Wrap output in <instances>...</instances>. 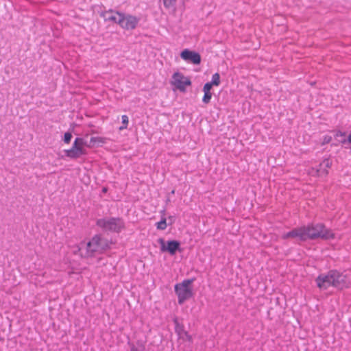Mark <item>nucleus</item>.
I'll return each mask as SVG.
<instances>
[{"label": "nucleus", "mask_w": 351, "mask_h": 351, "mask_svg": "<svg viewBox=\"0 0 351 351\" xmlns=\"http://www.w3.org/2000/svg\"><path fill=\"white\" fill-rule=\"evenodd\" d=\"M317 287L326 289L332 286L338 289L348 287L350 282L347 276L336 270L330 271L326 275H320L316 279Z\"/></svg>", "instance_id": "1"}, {"label": "nucleus", "mask_w": 351, "mask_h": 351, "mask_svg": "<svg viewBox=\"0 0 351 351\" xmlns=\"http://www.w3.org/2000/svg\"><path fill=\"white\" fill-rule=\"evenodd\" d=\"M110 243L101 234H95L86 243H81L80 251L84 257L101 254L110 247Z\"/></svg>", "instance_id": "2"}, {"label": "nucleus", "mask_w": 351, "mask_h": 351, "mask_svg": "<svg viewBox=\"0 0 351 351\" xmlns=\"http://www.w3.org/2000/svg\"><path fill=\"white\" fill-rule=\"evenodd\" d=\"M304 231V239H322L328 240L333 239L335 234L332 231L325 227L322 223L311 224L303 226Z\"/></svg>", "instance_id": "3"}, {"label": "nucleus", "mask_w": 351, "mask_h": 351, "mask_svg": "<svg viewBox=\"0 0 351 351\" xmlns=\"http://www.w3.org/2000/svg\"><path fill=\"white\" fill-rule=\"evenodd\" d=\"M96 225L104 232H120L124 228V222L119 217L99 219L96 221Z\"/></svg>", "instance_id": "4"}, {"label": "nucleus", "mask_w": 351, "mask_h": 351, "mask_svg": "<svg viewBox=\"0 0 351 351\" xmlns=\"http://www.w3.org/2000/svg\"><path fill=\"white\" fill-rule=\"evenodd\" d=\"M193 281L194 278L186 279L181 283H178L175 285V292L178 295V300L180 304H182L186 300L193 296L192 289L190 286Z\"/></svg>", "instance_id": "5"}, {"label": "nucleus", "mask_w": 351, "mask_h": 351, "mask_svg": "<svg viewBox=\"0 0 351 351\" xmlns=\"http://www.w3.org/2000/svg\"><path fill=\"white\" fill-rule=\"evenodd\" d=\"M86 142L82 138H76L71 148L65 150L66 156L70 158L75 159L86 154L84 146Z\"/></svg>", "instance_id": "6"}, {"label": "nucleus", "mask_w": 351, "mask_h": 351, "mask_svg": "<svg viewBox=\"0 0 351 351\" xmlns=\"http://www.w3.org/2000/svg\"><path fill=\"white\" fill-rule=\"evenodd\" d=\"M171 84L180 92H185L186 87L191 84L190 79L180 72H176L172 75Z\"/></svg>", "instance_id": "7"}, {"label": "nucleus", "mask_w": 351, "mask_h": 351, "mask_svg": "<svg viewBox=\"0 0 351 351\" xmlns=\"http://www.w3.org/2000/svg\"><path fill=\"white\" fill-rule=\"evenodd\" d=\"M120 22L118 25H120L122 28L129 30L134 29L137 26V24L139 22V19L136 16L122 14V17H121Z\"/></svg>", "instance_id": "8"}, {"label": "nucleus", "mask_w": 351, "mask_h": 351, "mask_svg": "<svg viewBox=\"0 0 351 351\" xmlns=\"http://www.w3.org/2000/svg\"><path fill=\"white\" fill-rule=\"evenodd\" d=\"M122 14L113 10H109L101 12L100 16L104 18L105 21L119 24L121 19V17H122Z\"/></svg>", "instance_id": "9"}, {"label": "nucleus", "mask_w": 351, "mask_h": 351, "mask_svg": "<svg viewBox=\"0 0 351 351\" xmlns=\"http://www.w3.org/2000/svg\"><path fill=\"white\" fill-rule=\"evenodd\" d=\"M180 57L189 62H191L194 64H199L201 62V56L200 55L193 51H190L189 49H184L182 51L180 54Z\"/></svg>", "instance_id": "10"}, {"label": "nucleus", "mask_w": 351, "mask_h": 351, "mask_svg": "<svg viewBox=\"0 0 351 351\" xmlns=\"http://www.w3.org/2000/svg\"><path fill=\"white\" fill-rule=\"evenodd\" d=\"M159 242L161 244V251L169 252L171 255H174L176 254L180 245L177 241H167V245H165V241L162 239H160Z\"/></svg>", "instance_id": "11"}, {"label": "nucleus", "mask_w": 351, "mask_h": 351, "mask_svg": "<svg viewBox=\"0 0 351 351\" xmlns=\"http://www.w3.org/2000/svg\"><path fill=\"white\" fill-rule=\"evenodd\" d=\"M304 230L303 226L294 228L291 231L282 234V237L284 239H287L289 238H298L300 241H304Z\"/></svg>", "instance_id": "12"}, {"label": "nucleus", "mask_w": 351, "mask_h": 351, "mask_svg": "<svg viewBox=\"0 0 351 351\" xmlns=\"http://www.w3.org/2000/svg\"><path fill=\"white\" fill-rule=\"evenodd\" d=\"M332 165V162L329 159H324L319 165L315 171V174L318 176H326L328 174V169Z\"/></svg>", "instance_id": "13"}, {"label": "nucleus", "mask_w": 351, "mask_h": 351, "mask_svg": "<svg viewBox=\"0 0 351 351\" xmlns=\"http://www.w3.org/2000/svg\"><path fill=\"white\" fill-rule=\"evenodd\" d=\"M213 86H219L220 84V75L218 73H216L213 75L212 76V80L210 82Z\"/></svg>", "instance_id": "14"}, {"label": "nucleus", "mask_w": 351, "mask_h": 351, "mask_svg": "<svg viewBox=\"0 0 351 351\" xmlns=\"http://www.w3.org/2000/svg\"><path fill=\"white\" fill-rule=\"evenodd\" d=\"M121 119H122L123 125L119 128L120 130L126 129L128 128V125L129 123V119L127 115H122Z\"/></svg>", "instance_id": "15"}, {"label": "nucleus", "mask_w": 351, "mask_h": 351, "mask_svg": "<svg viewBox=\"0 0 351 351\" xmlns=\"http://www.w3.org/2000/svg\"><path fill=\"white\" fill-rule=\"evenodd\" d=\"M204 95L202 98L203 103L208 104L210 103L211 97H212V93L211 92H204Z\"/></svg>", "instance_id": "16"}, {"label": "nucleus", "mask_w": 351, "mask_h": 351, "mask_svg": "<svg viewBox=\"0 0 351 351\" xmlns=\"http://www.w3.org/2000/svg\"><path fill=\"white\" fill-rule=\"evenodd\" d=\"M156 227L158 229L162 230L166 229V228H167L166 219L162 218L160 221H159L156 223Z\"/></svg>", "instance_id": "17"}, {"label": "nucleus", "mask_w": 351, "mask_h": 351, "mask_svg": "<svg viewBox=\"0 0 351 351\" xmlns=\"http://www.w3.org/2000/svg\"><path fill=\"white\" fill-rule=\"evenodd\" d=\"M72 138V134L71 132H66L64 135V142L65 143H69Z\"/></svg>", "instance_id": "18"}, {"label": "nucleus", "mask_w": 351, "mask_h": 351, "mask_svg": "<svg viewBox=\"0 0 351 351\" xmlns=\"http://www.w3.org/2000/svg\"><path fill=\"white\" fill-rule=\"evenodd\" d=\"M176 1V0H163V3L166 8H169L171 6L173 5Z\"/></svg>", "instance_id": "19"}, {"label": "nucleus", "mask_w": 351, "mask_h": 351, "mask_svg": "<svg viewBox=\"0 0 351 351\" xmlns=\"http://www.w3.org/2000/svg\"><path fill=\"white\" fill-rule=\"evenodd\" d=\"M213 85L210 84V82L206 83L203 87V91L204 92H210V90L212 88V86Z\"/></svg>", "instance_id": "20"}, {"label": "nucleus", "mask_w": 351, "mask_h": 351, "mask_svg": "<svg viewBox=\"0 0 351 351\" xmlns=\"http://www.w3.org/2000/svg\"><path fill=\"white\" fill-rule=\"evenodd\" d=\"M96 142H101V141L99 140V138H98V137H92L90 138V143H91L94 144Z\"/></svg>", "instance_id": "21"}, {"label": "nucleus", "mask_w": 351, "mask_h": 351, "mask_svg": "<svg viewBox=\"0 0 351 351\" xmlns=\"http://www.w3.org/2000/svg\"><path fill=\"white\" fill-rule=\"evenodd\" d=\"M130 351H139L138 349L135 347L134 346H132L130 348Z\"/></svg>", "instance_id": "22"}, {"label": "nucleus", "mask_w": 351, "mask_h": 351, "mask_svg": "<svg viewBox=\"0 0 351 351\" xmlns=\"http://www.w3.org/2000/svg\"><path fill=\"white\" fill-rule=\"evenodd\" d=\"M347 141L348 143H351V133L348 135Z\"/></svg>", "instance_id": "23"}, {"label": "nucleus", "mask_w": 351, "mask_h": 351, "mask_svg": "<svg viewBox=\"0 0 351 351\" xmlns=\"http://www.w3.org/2000/svg\"><path fill=\"white\" fill-rule=\"evenodd\" d=\"M174 193H175V191H174V190H173V191H171V193H172V194H174Z\"/></svg>", "instance_id": "24"}, {"label": "nucleus", "mask_w": 351, "mask_h": 351, "mask_svg": "<svg viewBox=\"0 0 351 351\" xmlns=\"http://www.w3.org/2000/svg\"><path fill=\"white\" fill-rule=\"evenodd\" d=\"M340 135H341V136H343V135H344V134H343V133L340 132Z\"/></svg>", "instance_id": "25"}, {"label": "nucleus", "mask_w": 351, "mask_h": 351, "mask_svg": "<svg viewBox=\"0 0 351 351\" xmlns=\"http://www.w3.org/2000/svg\"><path fill=\"white\" fill-rule=\"evenodd\" d=\"M103 191H104V192H106V189H103Z\"/></svg>", "instance_id": "26"}]
</instances>
